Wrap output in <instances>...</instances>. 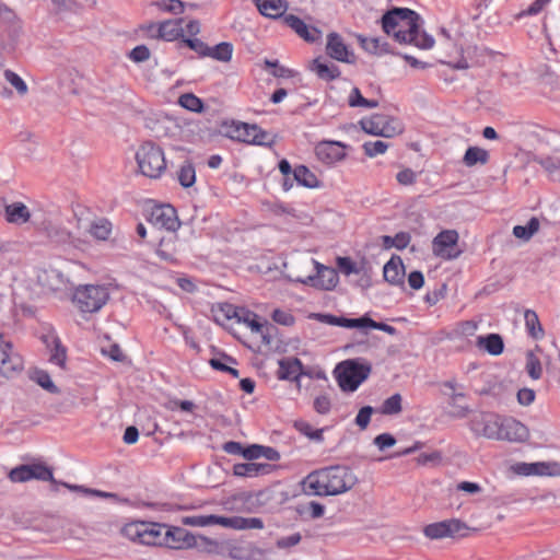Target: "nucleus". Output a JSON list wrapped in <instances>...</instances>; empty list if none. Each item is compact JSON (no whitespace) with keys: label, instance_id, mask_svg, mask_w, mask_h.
Segmentation results:
<instances>
[{"label":"nucleus","instance_id":"41","mask_svg":"<svg viewBox=\"0 0 560 560\" xmlns=\"http://www.w3.org/2000/svg\"><path fill=\"white\" fill-rule=\"evenodd\" d=\"M538 163L548 172L552 180L560 182V158L540 156Z\"/></svg>","mask_w":560,"mask_h":560},{"label":"nucleus","instance_id":"57","mask_svg":"<svg viewBox=\"0 0 560 560\" xmlns=\"http://www.w3.org/2000/svg\"><path fill=\"white\" fill-rule=\"evenodd\" d=\"M358 39L360 42L361 47L370 52V54H377L381 48V40L376 37H365L363 35H359Z\"/></svg>","mask_w":560,"mask_h":560},{"label":"nucleus","instance_id":"48","mask_svg":"<svg viewBox=\"0 0 560 560\" xmlns=\"http://www.w3.org/2000/svg\"><path fill=\"white\" fill-rule=\"evenodd\" d=\"M295 428L305 436L316 442H323L324 429H313V427L305 421L295 422Z\"/></svg>","mask_w":560,"mask_h":560},{"label":"nucleus","instance_id":"64","mask_svg":"<svg viewBox=\"0 0 560 560\" xmlns=\"http://www.w3.org/2000/svg\"><path fill=\"white\" fill-rule=\"evenodd\" d=\"M331 402L328 396L322 395L315 398L314 400V409L320 413L326 415L330 411Z\"/></svg>","mask_w":560,"mask_h":560},{"label":"nucleus","instance_id":"61","mask_svg":"<svg viewBox=\"0 0 560 560\" xmlns=\"http://www.w3.org/2000/svg\"><path fill=\"white\" fill-rule=\"evenodd\" d=\"M316 317L324 324H328L331 326H338V327H347L346 322L347 317L342 316H335L331 314H316Z\"/></svg>","mask_w":560,"mask_h":560},{"label":"nucleus","instance_id":"43","mask_svg":"<svg viewBox=\"0 0 560 560\" xmlns=\"http://www.w3.org/2000/svg\"><path fill=\"white\" fill-rule=\"evenodd\" d=\"M233 55V46L230 43L223 42L214 47H209V52L207 56H210L219 61H230Z\"/></svg>","mask_w":560,"mask_h":560},{"label":"nucleus","instance_id":"5","mask_svg":"<svg viewBox=\"0 0 560 560\" xmlns=\"http://www.w3.org/2000/svg\"><path fill=\"white\" fill-rule=\"evenodd\" d=\"M214 317L217 322L221 319H235L236 323L244 324L253 334L258 335L264 343H270V338L267 334V324L260 322L259 316L246 307L236 306L231 303H222L214 312Z\"/></svg>","mask_w":560,"mask_h":560},{"label":"nucleus","instance_id":"56","mask_svg":"<svg viewBox=\"0 0 560 560\" xmlns=\"http://www.w3.org/2000/svg\"><path fill=\"white\" fill-rule=\"evenodd\" d=\"M373 411L374 409L371 406H364L359 410L354 422L361 430H365L368 428Z\"/></svg>","mask_w":560,"mask_h":560},{"label":"nucleus","instance_id":"16","mask_svg":"<svg viewBox=\"0 0 560 560\" xmlns=\"http://www.w3.org/2000/svg\"><path fill=\"white\" fill-rule=\"evenodd\" d=\"M28 469H31V471H30L31 480L37 479V480H42V481H51V483L54 486L60 485L62 487L68 488L71 491H80L85 494H93V495H97V497H109L110 495L107 492L88 489V488H84V487L78 486V485H70L67 482H57L54 479L52 470L43 464H30Z\"/></svg>","mask_w":560,"mask_h":560},{"label":"nucleus","instance_id":"59","mask_svg":"<svg viewBox=\"0 0 560 560\" xmlns=\"http://www.w3.org/2000/svg\"><path fill=\"white\" fill-rule=\"evenodd\" d=\"M129 58L133 62H143L150 58V49L145 45H138L129 52Z\"/></svg>","mask_w":560,"mask_h":560},{"label":"nucleus","instance_id":"2","mask_svg":"<svg viewBox=\"0 0 560 560\" xmlns=\"http://www.w3.org/2000/svg\"><path fill=\"white\" fill-rule=\"evenodd\" d=\"M357 481L351 469L337 465L310 472L301 481V487L308 497H335L352 489Z\"/></svg>","mask_w":560,"mask_h":560},{"label":"nucleus","instance_id":"53","mask_svg":"<svg viewBox=\"0 0 560 560\" xmlns=\"http://www.w3.org/2000/svg\"><path fill=\"white\" fill-rule=\"evenodd\" d=\"M526 371L533 380H539L542 374L540 361L532 352L527 355Z\"/></svg>","mask_w":560,"mask_h":560},{"label":"nucleus","instance_id":"27","mask_svg":"<svg viewBox=\"0 0 560 560\" xmlns=\"http://www.w3.org/2000/svg\"><path fill=\"white\" fill-rule=\"evenodd\" d=\"M271 471L272 466L267 463H238L233 466V475L241 478H255Z\"/></svg>","mask_w":560,"mask_h":560},{"label":"nucleus","instance_id":"14","mask_svg":"<svg viewBox=\"0 0 560 560\" xmlns=\"http://www.w3.org/2000/svg\"><path fill=\"white\" fill-rule=\"evenodd\" d=\"M442 386L448 389V392H443V395L448 397L450 410L447 415L455 419L466 418L470 412V408L468 405L460 402V400L466 396L464 392L458 390L463 386L459 385L455 380L445 381L443 382Z\"/></svg>","mask_w":560,"mask_h":560},{"label":"nucleus","instance_id":"35","mask_svg":"<svg viewBox=\"0 0 560 560\" xmlns=\"http://www.w3.org/2000/svg\"><path fill=\"white\" fill-rule=\"evenodd\" d=\"M183 20H167L160 23L161 39L173 42L183 36L184 28L182 26Z\"/></svg>","mask_w":560,"mask_h":560},{"label":"nucleus","instance_id":"62","mask_svg":"<svg viewBox=\"0 0 560 560\" xmlns=\"http://www.w3.org/2000/svg\"><path fill=\"white\" fill-rule=\"evenodd\" d=\"M396 179L400 185L409 186L416 183L417 173L411 168H404L397 173Z\"/></svg>","mask_w":560,"mask_h":560},{"label":"nucleus","instance_id":"58","mask_svg":"<svg viewBox=\"0 0 560 560\" xmlns=\"http://www.w3.org/2000/svg\"><path fill=\"white\" fill-rule=\"evenodd\" d=\"M271 317L273 322L283 326H291L295 322L294 316L289 311L280 308L275 310L271 314Z\"/></svg>","mask_w":560,"mask_h":560},{"label":"nucleus","instance_id":"49","mask_svg":"<svg viewBox=\"0 0 560 560\" xmlns=\"http://www.w3.org/2000/svg\"><path fill=\"white\" fill-rule=\"evenodd\" d=\"M18 24V18L13 10L0 1V25L14 28Z\"/></svg>","mask_w":560,"mask_h":560},{"label":"nucleus","instance_id":"26","mask_svg":"<svg viewBox=\"0 0 560 560\" xmlns=\"http://www.w3.org/2000/svg\"><path fill=\"white\" fill-rule=\"evenodd\" d=\"M277 376L283 381H299L303 374V364L298 358H284L279 360Z\"/></svg>","mask_w":560,"mask_h":560},{"label":"nucleus","instance_id":"38","mask_svg":"<svg viewBox=\"0 0 560 560\" xmlns=\"http://www.w3.org/2000/svg\"><path fill=\"white\" fill-rule=\"evenodd\" d=\"M1 77L16 91L20 96L27 94L28 86L20 74L10 69L2 68L0 78Z\"/></svg>","mask_w":560,"mask_h":560},{"label":"nucleus","instance_id":"36","mask_svg":"<svg viewBox=\"0 0 560 560\" xmlns=\"http://www.w3.org/2000/svg\"><path fill=\"white\" fill-rule=\"evenodd\" d=\"M89 233L97 241H106L112 233V223L107 219H97L88 225Z\"/></svg>","mask_w":560,"mask_h":560},{"label":"nucleus","instance_id":"44","mask_svg":"<svg viewBox=\"0 0 560 560\" xmlns=\"http://www.w3.org/2000/svg\"><path fill=\"white\" fill-rule=\"evenodd\" d=\"M179 184L185 187H191L196 182V171L190 162L184 163L178 171L177 175Z\"/></svg>","mask_w":560,"mask_h":560},{"label":"nucleus","instance_id":"10","mask_svg":"<svg viewBox=\"0 0 560 560\" xmlns=\"http://www.w3.org/2000/svg\"><path fill=\"white\" fill-rule=\"evenodd\" d=\"M348 145L341 141L322 140L314 147L316 159L326 166H334L347 156Z\"/></svg>","mask_w":560,"mask_h":560},{"label":"nucleus","instance_id":"45","mask_svg":"<svg viewBox=\"0 0 560 560\" xmlns=\"http://www.w3.org/2000/svg\"><path fill=\"white\" fill-rule=\"evenodd\" d=\"M401 402H402L401 395L398 393L394 394L383 401V404L381 406V412L383 415H387V416L397 415L402 409Z\"/></svg>","mask_w":560,"mask_h":560},{"label":"nucleus","instance_id":"3","mask_svg":"<svg viewBox=\"0 0 560 560\" xmlns=\"http://www.w3.org/2000/svg\"><path fill=\"white\" fill-rule=\"evenodd\" d=\"M372 372V364L362 358L348 359L339 362L334 376L343 393H353L365 382Z\"/></svg>","mask_w":560,"mask_h":560},{"label":"nucleus","instance_id":"47","mask_svg":"<svg viewBox=\"0 0 560 560\" xmlns=\"http://www.w3.org/2000/svg\"><path fill=\"white\" fill-rule=\"evenodd\" d=\"M32 378L44 389L51 394H57L59 392L58 387L51 381L50 375L43 370H37L33 373Z\"/></svg>","mask_w":560,"mask_h":560},{"label":"nucleus","instance_id":"7","mask_svg":"<svg viewBox=\"0 0 560 560\" xmlns=\"http://www.w3.org/2000/svg\"><path fill=\"white\" fill-rule=\"evenodd\" d=\"M165 528L166 524L132 522L127 524L122 532L130 540L147 546L163 547Z\"/></svg>","mask_w":560,"mask_h":560},{"label":"nucleus","instance_id":"30","mask_svg":"<svg viewBox=\"0 0 560 560\" xmlns=\"http://www.w3.org/2000/svg\"><path fill=\"white\" fill-rule=\"evenodd\" d=\"M44 342L50 348L49 362L63 369L66 366L67 352L60 339L51 332L44 338Z\"/></svg>","mask_w":560,"mask_h":560},{"label":"nucleus","instance_id":"17","mask_svg":"<svg viewBox=\"0 0 560 560\" xmlns=\"http://www.w3.org/2000/svg\"><path fill=\"white\" fill-rule=\"evenodd\" d=\"M163 547L183 550L196 547L197 540L194 534L179 526L166 525Z\"/></svg>","mask_w":560,"mask_h":560},{"label":"nucleus","instance_id":"18","mask_svg":"<svg viewBox=\"0 0 560 560\" xmlns=\"http://www.w3.org/2000/svg\"><path fill=\"white\" fill-rule=\"evenodd\" d=\"M497 441L523 442L528 438V429L512 417H502Z\"/></svg>","mask_w":560,"mask_h":560},{"label":"nucleus","instance_id":"60","mask_svg":"<svg viewBox=\"0 0 560 560\" xmlns=\"http://www.w3.org/2000/svg\"><path fill=\"white\" fill-rule=\"evenodd\" d=\"M373 443L380 451H384L394 446L396 444V439L390 433H381L375 436Z\"/></svg>","mask_w":560,"mask_h":560},{"label":"nucleus","instance_id":"40","mask_svg":"<svg viewBox=\"0 0 560 560\" xmlns=\"http://www.w3.org/2000/svg\"><path fill=\"white\" fill-rule=\"evenodd\" d=\"M539 220L533 217L527 224L515 225L513 228V235L517 238L528 241L539 230Z\"/></svg>","mask_w":560,"mask_h":560},{"label":"nucleus","instance_id":"6","mask_svg":"<svg viewBox=\"0 0 560 560\" xmlns=\"http://www.w3.org/2000/svg\"><path fill=\"white\" fill-rule=\"evenodd\" d=\"M136 160L140 172L150 178H159L166 168L163 150L152 142H144L138 149Z\"/></svg>","mask_w":560,"mask_h":560},{"label":"nucleus","instance_id":"15","mask_svg":"<svg viewBox=\"0 0 560 560\" xmlns=\"http://www.w3.org/2000/svg\"><path fill=\"white\" fill-rule=\"evenodd\" d=\"M468 527L457 518L444 520L432 523L423 528V534L430 539H442L447 537L463 536V532Z\"/></svg>","mask_w":560,"mask_h":560},{"label":"nucleus","instance_id":"39","mask_svg":"<svg viewBox=\"0 0 560 560\" xmlns=\"http://www.w3.org/2000/svg\"><path fill=\"white\" fill-rule=\"evenodd\" d=\"M524 319L528 335L534 339H541L544 337V329L536 312L526 310L524 313Z\"/></svg>","mask_w":560,"mask_h":560},{"label":"nucleus","instance_id":"46","mask_svg":"<svg viewBox=\"0 0 560 560\" xmlns=\"http://www.w3.org/2000/svg\"><path fill=\"white\" fill-rule=\"evenodd\" d=\"M348 103L351 107H365V108H375L378 106V102L375 100H368L362 96L360 90L358 88H353Z\"/></svg>","mask_w":560,"mask_h":560},{"label":"nucleus","instance_id":"25","mask_svg":"<svg viewBox=\"0 0 560 560\" xmlns=\"http://www.w3.org/2000/svg\"><path fill=\"white\" fill-rule=\"evenodd\" d=\"M337 267L339 271L345 276L350 275H361L360 285L362 288H369L370 287V275L368 269L365 268V264H357L353 261L350 257H338L337 260Z\"/></svg>","mask_w":560,"mask_h":560},{"label":"nucleus","instance_id":"11","mask_svg":"<svg viewBox=\"0 0 560 560\" xmlns=\"http://www.w3.org/2000/svg\"><path fill=\"white\" fill-rule=\"evenodd\" d=\"M148 221L159 228L167 231H176L180 226L177 213L171 205H154L147 212Z\"/></svg>","mask_w":560,"mask_h":560},{"label":"nucleus","instance_id":"42","mask_svg":"<svg viewBox=\"0 0 560 560\" xmlns=\"http://www.w3.org/2000/svg\"><path fill=\"white\" fill-rule=\"evenodd\" d=\"M178 104L192 113H201L205 109L202 100L192 93L182 94L178 98Z\"/></svg>","mask_w":560,"mask_h":560},{"label":"nucleus","instance_id":"1","mask_svg":"<svg viewBox=\"0 0 560 560\" xmlns=\"http://www.w3.org/2000/svg\"><path fill=\"white\" fill-rule=\"evenodd\" d=\"M421 16L408 8H394L382 18L383 31L400 44L415 45L420 49H431L434 38L424 31H420Z\"/></svg>","mask_w":560,"mask_h":560},{"label":"nucleus","instance_id":"55","mask_svg":"<svg viewBox=\"0 0 560 560\" xmlns=\"http://www.w3.org/2000/svg\"><path fill=\"white\" fill-rule=\"evenodd\" d=\"M30 471L28 465H21L9 472V478L13 482H25L31 480Z\"/></svg>","mask_w":560,"mask_h":560},{"label":"nucleus","instance_id":"33","mask_svg":"<svg viewBox=\"0 0 560 560\" xmlns=\"http://www.w3.org/2000/svg\"><path fill=\"white\" fill-rule=\"evenodd\" d=\"M30 217L28 208L22 202H13L5 207V219L10 223L23 224Z\"/></svg>","mask_w":560,"mask_h":560},{"label":"nucleus","instance_id":"4","mask_svg":"<svg viewBox=\"0 0 560 560\" xmlns=\"http://www.w3.org/2000/svg\"><path fill=\"white\" fill-rule=\"evenodd\" d=\"M109 296L107 284H79L73 289L71 301L77 310L85 315L100 312L107 304Z\"/></svg>","mask_w":560,"mask_h":560},{"label":"nucleus","instance_id":"21","mask_svg":"<svg viewBox=\"0 0 560 560\" xmlns=\"http://www.w3.org/2000/svg\"><path fill=\"white\" fill-rule=\"evenodd\" d=\"M213 525H220L225 528L236 530L244 529H262L264 522L259 517H243V516H221L212 514Z\"/></svg>","mask_w":560,"mask_h":560},{"label":"nucleus","instance_id":"23","mask_svg":"<svg viewBox=\"0 0 560 560\" xmlns=\"http://www.w3.org/2000/svg\"><path fill=\"white\" fill-rule=\"evenodd\" d=\"M283 22L308 43H315L320 39L322 32L318 28L308 26L302 19L294 14L284 15Z\"/></svg>","mask_w":560,"mask_h":560},{"label":"nucleus","instance_id":"31","mask_svg":"<svg viewBox=\"0 0 560 560\" xmlns=\"http://www.w3.org/2000/svg\"><path fill=\"white\" fill-rule=\"evenodd\" d=\"M476 345L479 349L487 351L491 355H499L504 350L503 339L498 334L478 336Z\"/></svg>","mask_w":560,"mask_h":560},{"label":"nucleus","instance_id":"52","mask_svg":"<svg viewBox=\"0 0 560 560\" xmlns=\"http://www.w3.org/2000/svg\"><path fill=\"white\" fill-rule=\"evenodd\" d=\"M154 4L162 11L173 14H180L184 12V2L180 0H161Z\"/></svg>","mask_w":560,"mask_h":560},{"label":"nucleus","instance_id":"63","mask_svg":"<svg viewBox=\"0 0 560 560\" xmlns=\"http://www.w3.org/2000/svg\"><path fill=\"white\" fill-rule=\"evenodd\" d=\"M185 44L201 56H207L209 47L199 38H186Z\"/></svg>","mask_w":560,"mask_h":560},{"label":"nucleus","instance_id":"9","mask_svg":"<svg viewBox=\"0 0 560 560\" xmlns=\"http://www.w3.org/2000/svg\"><path fill=\"white\" fill-rule=\"evenodd\" d=\"M501 416L494 412H478L469 420V429L476 436L497 440Z\"/></svg>","mask_w":560,"mask_h":560},{"label":"nucleus","instance_id":"29","mask_svg":"<svg viewBox=\"0 0 560 560\" xmlns=\"http://www.w3.org/2000/svg\"><path fill=\"white\" fill-rule=\"evenodd\" d=\"M384 279L394 285L404 282L405 267L400 257H392L383 268Z\"/></svg>","mask_w":560,"mask_h":560},{"label":"nucleus","instance_id":"13","mask_svg":"<svg viewBox=\"0 0 560 560\" xmlns=\"http://www.w3.org/2000/svg\"><path fill=\"white\" fill-rule=\"evenodd\" d=\"M458 238L459 235L455 230L440 232L432 241L433 254L446 260L457 258L460 255V252L455 249Z\"/></svg>","mask_w":560,"mask_h":560},{"label":"nucleus","instance_id":"50","mask_svg":"<svg viewBox=\"0 0 560 560\" xmlns=\"http://www.w3.org/2000/svg\"><path fill=\"white\" fill-rule=\"evenodd\" d=\"M387 149L388 144L382 140L366 141L363 143L364 153L370 158L383 154L386 152Z\"/></svg>","mask_w":560,"mask_h":560},{"label":"nucleus","instance_id":"20","mask_svg":"<svg viewBox=\"0 0 560 560\" xmlns=\"http://www.w3.org/2000/svg\"><path fill=\"white\" fill-rule=\"evenodd\" d=\"M23 368L21 357L12 350L10 341L5 340L0 334V373L9 375L20 371Z\"/></svg>","mask_w":560,"mask_h":560},{"label":"nucleus","instance_id":"12","mask_svg":"<svg viewBox=\"0 0 560 560\" xmlns=\"http://www.w3.org/2000/svg\"><path fill=\"white\" fill-rule=\"evenodd\" d=\"M233 135L232 138L246 142L248 144L255 145H266L269 147L273 143L272 139H270L269 133L262 130L257 125H250L246 122H237L233 125Z\"/></svg>","mask_w":560,"mask_h":560},{"label":"nucleus","instance_id":"54","mask_svg":"<svg viewBox=\"0 0 560 560\" xmlns=\"http://www.w3.org/2000/svg\"><path fill=\"white\" fill-rule=\"evenodd\" d=\"M346 328H358V329H372L374 320L368 315H363L359 318H347Z\"/></svg>","mask_w":560,"mask_h":560},{"label":"nucleus","instance_id":"8","mask_svg":"<svg viewBox=\"0 0 560 560\" xmlns=\"http://www.w3.org/2000/svg\"><path fill=\"white\" fill-rule=\"evenodd\" d=\"M360 125L364 132L384 138H392L402 130L397 119L380 114L361 119Z\"/></svg>","mask_w":560,"mask_h":560},{"label":"nucleus","instance_id":"32","mask_svg":"<svg viewBox=\"0 0 560 560\" xmlns=\"http://www.w3.org/2000/svg\"><path fill=\"white\" fill-rule=\"evenodd\" d=\"M294 180L306 188H318L320 182L317 176L305 165H298L293 170Z\"/></svg>","mask_w":560,"mask_h":560},{"label":"nucleus","instance_id":"28","mask_svg":"<svg viewBox=\"0 0 560 560\" xmlns=\"http://www.w3.org/2000/svg\"><path fill=\"white\" fill-rule=\"evenodd\" d=\"M261 15L268 19L281 18L287 10L285 0H253Z\"/></svg>","mask_w":560,"mask_h":560},{"label":"nucleus","instance_id":"37","mask_svg":"<svg viewBox=\"0 0 560 560\" xmlns=\"http://www.w3.org/2000/svg\"><path fill=\"white\" fill-rule=\"evenodd\" d=\"M489 161V152L479 147H469L463 158V163L467 167H472L476 164H486Z\"/></svg>","mask_w":560,"mask_h":560},{"label":"nucleus","instance_id":"22","mask_svg":"<svg viewBox=\"0 0 560 560\" xmlns=\"http://www.w3.org/2000/svg\"><path fill=\"white\" fill-rule=\"evenodd\" d=\"M316 276H308L304 283L323 290H332L338 283V273L334 268L326 267L315 261Z\"/></svg>","mask_w":560,"mask_h":560},{"label":"nucleus","instance_id":"34","mask_svg":"<svg viewBox=\"0 0 560 560\" xmlns=\"http://www.w3.org/2000/svg\"><path fill=\"white\" fill-rule=\"evenodd\" d=\"M312 70L317 74L319 79L325 81H332L339 78L341 74L339 68L336 65L328 63L320 60L319 58L314 60Z\"/></svg>","mask_w":560,"mask_h":560},{"label":"nucleus","instance_id":"24","mask_svg":"<svg viewBox=\"0 0 560 560\" xmlns=\"http://www.w3.org/2000/svg\"><path fill=\"white\" fill-rule=\"evenodd\" d=\"M518 471L525 476H560V464L557 462L523 463Z\"/></svg>","mask_w":560,"mask_h":560},{"label":"nucleus","instance_id":"51","mask_svg":"<svg viewBox=\"0 0 560 560\" xmlns=\"http://www.w3.org/2000/svg\"><path fill=\"white\" fill-rule=\"evenodd\" d=\"M182 524L194 527H206L213 525L212 514L210 515H190L182 518Z\"/></svg>","mask_w":560,"mask_h":560},{"label":"nucleus","instance_id":"19","mask_svg":"<svg viewBox=\"0 0 560 560\" xmlns=\"http://www.w3.org/2000/svg\"><path fill=\"white\" fill-rule=\"evenodd\" d=\"M326 54L331 59L345 63H353L355 60L353 51L350 50L343 38L336 32H331L327 35Z\"/></svg>","mask_w":560,"mask_h":560}]
</instances>
